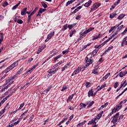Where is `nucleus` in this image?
Wrapping results in <instances>:
<instances>
[{"instance_id":"obj_1","label":"nucleus","mask_w":127,"mask_h":127,"mask_svg":"<svg viewBox=\"0 0 127 127\" xmlns=\"http://www.w3.org/2000/svg\"><path fill=\"white\" fill-rule=\"evenodd\" d=\"M85 64L86 67H89L91 64H93V62H94L93 59H91V57H90V55H87L85 59Z\"/></svg>"},{"instance_id":"obj_2","label":"nucleus","mask_w":127,"mask_h":127,"mask_svg":"<svg viewBox=\"0 0 127 127\" xmlns=\"http://www.w3.org/2000/svg\"><path fill=\"white\" fill-rule=\"evenodd\" d=\"M17 76L16 74L14 75L12 77H8V78H6V83L7 84V86L11 85V84L13 83V80L15 79H17Z\"/></svg>"},{"instance_id":"obj_3","label":"nucleus","mask_w":127,"mask_h":127,"mask_svg":"<svg viewBox=\"0 0 127 127\" xmlns=\"http://www.w3.org/2000/svg\"><path fill=\"white\" fill-rule=\"evenodd\" d=\"M120 116V112H118L115 115H114L113 117L111 118V123L113 124H116L117 122L118 123L120 122L121 121V117H120L119 119V117Z\"/></svg>"},{"instance_id":"obj_4","label":"nucleus","mask_w":127,"mask_h":127,"mask_svg":"<svg viewBox=\"0 0 127 127\" xmlns=\"http://www.w3.org/2000/svg\"><path fill=\"white\" fill-rule=\"evenodd\" d=\"M101 5V3L95 2L91 7L90 12H93L94 10H96L98 7H99Z\"/></svg>"},{"instance_id":"obj_5","label":"nucleus","mask_w":127,"mask_h":127,"mask_svg":"<svg viewBox=\"0 0 127 127\" xmlns=\"http://www.w3.org/2000/svg\"><path fill=\"white\" fill-rule=\"evenodd\" d=\"M124 104V101H121L119 104L116 105L115 107H114V110L115 111V112H119V111H120V110H121V109H122V107H123V104Z\"/></svg>"},{"instance_id":"obj_6","label":"nucleus","mask_w":127,"mask_h":127,"mask_svg":"<svg viewBox=\"0 0 127 127\" xmlns=\"http://www.w3.org/2000/svg\"><path fill=\"white\" fill-rule=\"evenodd\" d=\"M12 67H11V65H9V66H8L6 69H5L3 71V73H5V74H7V73H8V72H9V71H11V70H12Z\"/></svg>"},{"instance_id":"obj_7","label":"nucleus","mask_w":127,"mask_h":127,"mask_svg":"<svg viewBox=\"0 0 127 127\" xmlns=\"http://www.w3.org/2000/svg\"><path fill=\"white\" fill-rule=\"evenodd\" d=\"M44 11H46V9H43L42 8H40L38 12V14L37 15V16H41V13H42L43 12H44Z\"/></svg>"},{"instance_id":"obj_8","label":"nucleus","mask_w":127,"mask_h":127,"mask_svg":"<svg viewBox=\"0 0 127 127\" xmlns=\"http://www.w3.org/2000/svg\"><path fill=\"white\" fill-rule=\"evenodd\" d=\"M75 95H76V93L72 94L71 95H70L66 100L67 103H69V102H71V101H72V99H73Z\"/></svg>"},{"instance_id":"obj_9","label":"nucleus","mask_w":127,"mask_h":127,"mask_svg":"<svg viewBox=\"0 0 127 127\" xmlns=\"http://www.w3.org/2000/svg\"><path fill=\"white\" fill-rule=\"evenodd\" d=\"M52 89V86L49 85L46 90H45L43 92L44 94H47L48 92H49Z\"/></svg>"},{"instance_id":"obj_10","label":"nucleus","mask_w":127,"mask_h":127,"mask_svg":"<svg viewBox=\"0 0 127 127\" xmlns=\"http://www.w3.org/2000/svg\"><path fill=\"white\" fill-rule=\"evenodd\" d=\"M10 65L12 67V68L14 69V68H15V67H16L17 66H18V61H17L14 62Z\"/></svg>"},{"instance_id":"obj_11","label":"nucleus","mask_w":127,"mask_h":127,"mask_svg":"<svg viewBox=\"0 0 127 127\" xmlns=\"http://www.w3.org/2000/svg\"><path fill=\"white\" fill-rule=\"evenodd\" d=\"M92 2H93V1L91 0H89L88 2L84 4V6H85V7H89V6L91 5Z\"/></svg>"},{"instance_id":"obj_12","label":"nucleus","mask_w":127,"mask_h":127,"mask_svg":"<svg viewBox=\"0 0 127 127\" xmlns=\"http://www.w3.org/2000/svg\"><path fill=\"white\" fill-rule=\"evenodd\" d=\"M110 75H111V73L109 72L107 74H106L105 76H104L101 80V82H103V81L105 80H107V79H108V78L109 77V76H110Z\"/></svg>"},{"instance_id":"obj_13","label":"nucleus","mask_w":127,"mask_h":127,"mask_svg":"<svg viewBox=\"0 0 127 127\" xmlns=\"http://www.w3.org/2000/svg\"><path fill=\"white\" fill-rule=\"evenodd\" d=\"M127 40L126 38H124L122 42L121 43L122 47H124L125 45H127Z\"/></svg>"},{"instance_id":"obj_14","label":"nucleus","mask_w":127,"mask_h":127,"mask_svg":"<svg viewBox=\"0 0 127 127\" xmlns=\"http://www.w3.org/2000/svg\"><path fill=\"white\" fill-rule=\"evenodd\" d=\"M27 11V7L24 8L21 12V15H25V14H26Z\"/></svg>"},{"instance_id":"obj_15","label":"nucleus","mask_w":127,"mask_h":127,"mask_svg":"<svg viewBox=\"0 0 127 127\" xmlns=\"http://www.w3.org/2000/svg\"><path fill=\"white\" fill-rule=\"evenodd\" d=\"M62 56H63V55L62 54H61L59 55L58 56H57V57H55L54 58V62H56V61H57V60H58V59H59L60 58H61V57H62Z\"/></svg>"},{"instance_id":"obj_16","label":"nucleus","mask_w":127,"mask_h":127,"mask_svg":"<svg viewBox=\"0 0 127 127\" xmlns=\"http://www.w3.org/2000/svg\"><path fill=\"white\" fill-rule=\"evenodd\" d=\"M55 33V32L54 31L51 32L49 35H48L47 37L49 38V39H51V38L54 36Z\"/></svg>"},{"instance_id":"obj_17","label":"nucleus","mask_w":127,"mask_h":127,"mask_svg":"<svg viewBox=\"0 0 127 127\" xmlns=\"http://www.w3.org/2000/svg\"><path fill=\"white\" fill-rule=\"evenodd\" d=\"M127 80L124 79V81L121 82L120 86H121L122 88H123V87L124 88H125V87H126V86H127Z\"/></svg>"},{"instance_id":"obj_18","label":"nucleus","mask_w":127,"mask_h":127,"mask_svg":"<svg viewBox=\"0 0 127 127\" xmlns=\"http://www.w3.org/2000/svg\"><path fill=\"white\" fill-rule=\"evenodd\" d=\"M94 91H93V89H91L89 90L88 92V98H90V97H93V93Z\"/></svg>"},{"instance_id":"obj_19","label":"nucleus","mask_w":127,"mask_h":127,"mask_svg":"<svg viewBox=\"0 0 127 127\" xmlns=\"http://www.w3.org/2000/svg\"><path fill=\"white\" fill-rule=\"evenodd\" d=\"M76 25H77V23H73L72 24H69L67 26V27H68V28L69 30H71V29H72V28H73V27H74V26H76Z\"/></svg>"},{"instance_id":"obj_20","label":"nucleus","mask_w":127,"mask_h":127,"mask_svg":"<svg viewBox=\"0 0 127 127\" xmlns=\"http://www.w3.org/2000/svg\"><path fill=\"white\" fill-rule=\"evenodd\" d=\"M44 50V47H40L38 49V51L36 52L37 54H39L40 52H42V51Z\"/></svg>"},{"instance_id":"obj_21","label":"nucleus","mask_w":127,"mask_h":127,"mask_svg":"<svg viewBox=\"0 0 127 127\" xmlns=\"http://www.w3.org/2000/svg\"><path fill=\"white\" fill-rule=\"evenodd\" d=\"M126 16V14H121L118 17V19L119 20H122L124 17Z\"/></svg>"},{"instance_id":"obj_22","label":"nucleus","mask_w":127,"mask_h":127,"mask_svg":"<svg viewBox=\"0 0 127 127\" xmlns=\"http://www.w3.org/2000/svg\"><path fill=\"white\" fill-rule=\"evenodd\" d=\"M80 37L81 38H83L84 37L86 36L87 35V33L86 32V31H84L83 33H80ZM84 36V37H83Z\"/></svg>"},{"instance_id":"obj_23","label":"nucleus","mask_w":127,"mask_h":127,"mask_svg":"<svg viewBox=\"0 0 127 127\" xmlns=\"http://www.w3.org/2000/svg\"><path fill=\"white\" fill-rule=\"evenodd\" d=\"M3 41V33H0V44H1V42Z\"/></svg>"},{"instance_id":"obj_24","label":"nucleus","mask_w":127,"mask_h":127,"mask_svg":"<svg viewBox=\"0 0 127 127\" xmlns=\"http://www.w3.org/2000/svg\"><path fill=\"white\" fill-rule=\"evenodd\" d=\"M101 36H103V35H101V34H99L97 36H93V38H92L93 41H94V40H96V39H98V38H100Z\"/></svg>"},{"instance_id":"obj_25","label":"nucleus","mask_w":127,"mask_h":127,"mask_svg":"<svg viewBox=\"0 0 127 127\" xmlns=\"http://www.w3.org/2000/svg\"><path fill=\"white\" fill-rule=\"evenodd\" d=\"M116 15H118V14L115 12H113L112 13L110 14V18L111 19H113L114 17H115Z\"/></svg>"},{"instance_id":"obj_26","label":"nucleus","mask_w":127,"mask_h":127,"mask_svg":"<svg viewBox=\"0 0 127 127\" xmlns=\"http://www.w3.org/2000/svg\"><path fill=\"white\" fill-rule=\"evenodd\" d=\"M75 33H76V30L75 29L71 30L70 32V33H69L70 37H72V36H73V35L75 34Z\"/></svg>"},{"instance_id":"obj_27","label":"nucleus","mask_w":127,"mask_h":127,"mask_svg":"<svg viewBox=\"0 0 127 127\" xmlns=\"http://www.w3.org/2000/svg\"><path fill=\"white\" fill-rule=\"evenodd\" d=\"M88 55H89L90 58H91L92 59H94V58H95V56H97V55H96L95 54H93L91 52L88 54Z\"/></svg>"},{"instance_id":"obj_28","label":"nucleus","mask_w":127,"mask_h":127,"mask_svg":"<svg viewBox=\"0 0 127 127\" xmlns=\"http://www.w3.org/2000/svg\"><path fill=\"white\" fill-rule=\"evenodd\" d=\"M41 3L42 6H43L44 8H46L47 7V4L44 2V1L41 2Z\"/></svg>"},{"instance_id":"obj_29","label":"nucleus","mask_w":127,"mask_h":127,"mask_svg":"<svg viewBox=\"0 0 127 127\" xmlns=\"http://www.w3.org/2000/svg\"><path fill=\"white\" fill-rule=\"evenodd\" d=\"M25 103L23 102V103L20 105V107L17 109V111H20L21 109H22L23 107H24Z\"/></svg>"},{"instance_id":"obj_30","label":"nucleus","mask_w":127,"mask_h":127,"mask_svg":"<svg viewBox=\"0 0 127 127\" xmlns=\"http://www.w3.org/2000/svg\"><path fill=\"white\" fill-rule=\"evenodd\" d=\"M85 86L86 88H90V87H91V82H86L85 83Z\"/></svg>"},{"instance_id":"obj_31","label":"nucleus","mask_w":127,"mask_h":127,"mask_svg":"<svg viewBox=\"0 0 127 127\" xmlns=\"http://www.w3.org/2000/svg\"><path fill=\"white\" fill-rule=\"evenodd\" d=\"M20 1H19L17 4L15 5L14 6H13V7L12 8V9H16L17 7L18 6V5H19V4H20Z\"/></svg>"},{"instance_id":"obj_32","label":"nucleus","mask_w":127,"mask_h":127,"mask_svg":"<svg viewBox=\"0 0 127 127\" xmlns=\"http://www.w3.org/2000/svg\"><path fill=\"white\" fill-rule=\"evenodd\" d=\"M7 100V98L6 97H5L4 98H3L0 102V104H1V105H2L3 104V103H4V102H5V101H6Z\"/></svg>"},{"instance_id":"obj_33","label":"nucleus","mask_w":127,"mask_h":127,"mask_svg":"<svg viewBox=\"0 0 127 127\" xmlns=\"http://www.w3.org/2000/svg\"><path fill=\"white\" fill-rule=\"evenodd\" d=\"M77 74H79V72L77 71L76 69H75L73 72L72 73L71 76H75V75H77Z\"/></svg>"},{"instance_id":"obj_34","label":"nucleus","mask_w":127,"mask_h":127,"mask_svg":"<svg viewBox=\"0 0 127 127\" xmlns=\"http://www.w3.org/2000/svg\"><path fill=\"white\" fill-rule=\"evenodd\" d=\"M39 63H37L36 64L34 65L33 66V68H31V70L32 71H33V70H34V69H35L36 68V67H37L39 65Z\"/></svg>"},{"instance_id":"obj_35","label":"nucleus","mask_w":127,"mask_h":127,"mask_svg":"<svg viewBox=\"0 0 127 127\" xmlns=\"http://www.w3.org/2000/svg\"><path fill=\"white\" fill-rule=\"evenodd\" d=\"M73 2L72 0H69L66 2L65 6H68V5H69V4H71V3H73Z\"/></svg>"},{"instance_id":"obj_36","label":"nucleus","mask_w":127,"mask_h":127,"mask_svg":"<svg viewBox=\"0 0 127 127\" xmlns=\"http://www.w3.org/2000/svg\"><path fill=\"white\" fill-rule=\"evenodd\" d=\"M67 87L66 85H64L63 86V88L61 89L62 92H63V91H65L67 89Z\"/></svg>"},{"instance_id":"obj_37","label":"nucleus","mask_w":127,"mask_h":127,"mask_svg":"<svg viewBox=\"0 0 127 127\" xmlns=\"http://www.w3.org/2000/svg\"><path fill=\"white\" fill-rule=\"evenodd\" d=\"M79 106L81 107V108H86V107H87V105L83 103H80Z\"/></svg>"},{"instance_id":"obj_38","label":"nucleus","mask_w":127,"mask_h":127,"mask_svg":"<svg viewBox=\"0 0 127 127\" xmlns=\"http://www.w3.org/2000/svg\"><path fill=\"white\" fill-rule=\"evenodd\" d=\"M95 104V101H93L89 103L88 106H87V108H91L92 107V105H94Z\"/></svg>"},{"instance_id":"obj_39","label":"nucleus","mask_w":127,"mask_h":127,"mask_svg":"<svg viewBox=\"0 0 127 127\" xmlns=\"http://www.w3.org/2000/svg\"><path fill=\"white\" fill-rule=\"evenodd\" d=\"M63 55H65V54H68L69 53V51L68 50H65L62 52Z\"/></svg>"},{"instance_id":"obj_40","label":"nucleus","mask_w":127,"mask_h":127,"mask_svg":"<svg viewBox=\"0 0 127 127\" xmlns=\"http://www.w3.org/2000/svg\"><path fill=\"white\" fill-rule=\"evenodd\" d=\"M2 6H3V7H5V6H6L7 5H8V3L7 2V1H5L3 4H2Z\"/></svg>"},{"instance_id":"obj_41","label":"nucleus","mask_w":127,"mask_h":127,"mask_svg":"<svg viewBox=\"0 0 127 127\" xmlns=\"http://www.w3.org/2000/svg\"><path fill=\"white\" fill-rule=\"evenodd\" d=\"M17 22L19 24H22V23H23V21H22V20H21L20 19H19L17 20Z\"/></svg>"},{"instance_id":"obj_42","label":"nucleus","mask_w":127,"mask_h":127,"mask_svg":"<svg viewBox=\"0 0 127 127\" xmlns=\"http://www.w3.org/2000/svg\"><path fill=\"white\" fill-rule=\"evenodd\" d=\"M119 82H115L114 85L115 89H117V88L119 87Z\"/></svg>"},{"instance_id":"obj_43","label":"nucleus","mask_w":127,"mask_h":127,"mask_svg":"<svg viewBox=\"0 0 127 127\" xmlns=\"http://www.w3.org/2000/svg\"><path fill=\"white\" fill-rule=\"evenodd\" d=\"M31 15H28V19H27V23H29V22H30V20L31 19Z\"/></svg>"},{"instance_id":"obj_44","label":"nucleus","mask_w":127,"mask_h":127,"mask_svg":"<svg viewBox=\"0 0 127 127\" xmlns=\"http://www.w3.org/2000/svg\"><path fill=\"white\" fill-rule=\"evenodd\" d=\"M116 110H115V108L112 110V112H111L109 115V117H111L112 115L114 114V113H117V112H115Z\"/></svg>"},{"instance_id":"obj_45","label":"nucleus","mask_w":127,"mask_h":127,"mask_svg":"<svg viewBox=\"0 0 127 127\" xmlns=\"http://www.w3.org/2000/svg\"><path fill=\"white\" fill-rule=\"evenodd\" d=\"M119 74L121 78H123V77H124V76H125V74H124V72H123V71L120 72L119 73Z\"/></svg>"},{"instance_id":"obj_46","label":"nucleus","mask_w":127,"mask_h":127,"mask_svg":"<svg viewBox=\"0 0 127 127\" xmlns=\"http://www.w3.org/2000/svg\"><path fill=\"white\" fill-rule=\"evenodd\" d=\"M98 51H99V50H97V49H95L94 50H93L91 53L93 54H95L97 55V53H98Z\"/></svg>"},{"instance_id":"obj_47","label":"nucleus","mask_w":127,"mask_h":127,"mask_svg":"<svg viewBox=\"0 0 127 127\" xmlns=\"http://www.w3.org/2000/svg\"><path fill=\"white\" fill-rule=\"evenodd\" d=\"M108 105H109V102H106L105 104H104V105L101 106V108L104 109V108L107 107Z\"/></svg>"},{"instance_id":"obj_48","label":"nucleus","mask_w":127,"mask_h":127,"mask_svg":"<svg viewBox=\"0 0 127 127\" xmlns=\"http://www.w3.org/2000/svg\"><path fill=\"white\" fill-rule=\"evenodd\" d=\"M63 29H64V30H66V29H67L68 28V24H65V25H64L63 26Z\"/></svg>"},{"instance_id":"obj_49","label":"nucleus","mask_w":127,"mask_h":127,"mask_svg":"<svg viewBox=\"0 0 127 127\" xmlns=\"http://www.w3.org/2000/svg\"><path fill=\"white\" fill-rule=\"evenodd\" d=\"M76 70H77V71L80 73V72H81V71H82V67L81 66H78Z\"/></svg>"},{"instance_id":"obj_50","label":"nucleus","mask_w":127,"mask_h":127,"mask_svg":"<svg viewBox=\"0 0 127 127\" xmlns=\"http://www.w3.org/2000/svg\"><path fill=\"white\" fill-rule=\"evenodd\" d=\"M52 68H50V69L48 71V73H49L48 75H50V76H52Z\"/></svg>"},{"instance_id":"obj_51","label":"nucleus","mask_w":127,"mask_h":127,"mask_svg":"<svg viewBox=\"0 0 127 127\" xmlns=\"http://www.w3.org/2000/svg\"><path fill=\"white\" fill-rule=\"evenodd\" d=\"M124 25H121L120 26L118 27V30H122L123 28H124Z\"/></svg>"},{"instance_id":"obj_52","label":"nucleus","mask_w":127,"mask_h":127,"mask_svg":"<svg viewBox=\"0 0 127 127\" xmlns=\"http://www.w3.org/2000/svg\"><path fill=\"white\" fill-rule=\"evenodd\" d=\"M7 84V86L6 87H4V88L2 89L1 90V92H3V91H5V90H6L8 88V87H9L10 85H7V84Z\"/></svg>"},{"instance_id":"obj_53","label":"nucleus","mask_w":127,"mask_h":127,"mask_svg":"<svg viewBox=\"0 0 127 127\" xmlns=\"http://www.w3.org/2000/svg\"><path fill=\"white\" fill-rule=\"evenodd\" d=\"M34 118V115H31V116L30 118L29 123H30L31 122H32V120H33Z\"/></svg>"},{"instance_id":"obj_54","label":"nucleus","mask_w":127,"mask_h":127,"mask_svg":"<svg viewBox=\"0 0 127 127\" xmlns=\"http://www.w3.org/2000/svg\"><path fill=\"white\" fill-rule=\"evenodd\" d=\"M5 108L1 110V111L0 112V114L1 115H3V114H4V112H5Z\"/></svg>"},{"instance_id":"obj_55","label":"nucleus","mask_w":127,"mask_h":127,"mask_svg":"<svg viewBox=\"0 0 127 127\" xmlns=\"http://www.w3.org/2000/svg\"><path fill=\"white\" fill-rule=\"evenodd\" d=\"M103 61V58H101L99 60V62H97V64H101V63H102V62Z\"/></svg>"},{"instance_id":"obj_56","label":"nucleus","mask_w":127,"mask_h":127,"mask_svg":"<svg viewBox=\"0 0 127 127\" xmlns=\"http://www.w3.org/2000/svg\"><path fill=\"white\" fill-rule=\"evenodd\" d=\"M106 86H107V84H106V83H104V84H102L101 86L100 87V89H104V88H105V87H106Z\"/></svg>"},{"instance_id":"obj_57","label":"nucleus","mask_w":127,"mask_h":127,"mask_svg":"<svg viewBox=\"0 0 127 127\" xmlns=\"http://www.w3.org/2000/svg\"><path fill=\"white\" fill-rule=\"evenodd\" d=\"M121 2V0H118L117 1H116L115 3L114 4H115V5H118V4L119 3H120V2Z\"/></svg>"},{"instance_id":"obj_58","label":"nucleus","mask_w":127,"mask_h":127,"mask_svg":"<svg viewBox=\"0 0 127 127\" xmlns=\"http://www.w3.org/2000/svg\"><path fill=\"white\" fill-rule=\"evenodd\" d=\"M92 74H98V72L97 70L93 69L92 72Z\"/></svg>"},{"instance_id":"obj_59","label":"nucleus","mask_w":127,"mask_h":127,"mask_svg":"<svg viewBox=\"0 0 127 127\" xmlns=\"http://www.w3.org/2000/svg\"><path fill=\"white\" fill-rule=\"evenodd\" d=\"M68 120V118L66 117L65 118H64V119L62 121V123H65V122H66V121H67Z\"/></svg>"},{"instance_id":"obj_60","label":"nucleus","mask_w":127,"mask_h":127,"mask_svg":"<svg viewBox=\"0 0 127 127\" xmlns=\"http://www.w3.org/2000/svg\"><path fill=\"white\" fill-rule=\"evenodd\" d=\"M94 122V119H92L89 122V123L87 124V125H92Z\"/></svg>"},{"instance_id":"obj_61","label":"nucleus","mask_w":127,"mask_h":127,"mask_svg":"<svg viewBox=\"0 0 127 127\" xmlns=\"http://www.w3.org/2000/svg\"><path fill=\"white\" fill-rule=\"evenodd\" d=\"M67 67V65H64V67L62 68V72H63V71L65 70V69H66Z\"/></svg>"},{"instance_id":"obj_62","label":"nucleus","mask_w":127,"mask_h":127,"mask_svg":"<svg viewBox=\"0 0 127 127\" xmlns=\"http://www.w3.org/2000/svg\"><path fill=\"white\" fill-rule=\"evenodd\" d=\"M96 117L98 118V120H100L101 118H102V115L99 113L96 116Z\"/></svg>"},{"instance_id":"obj_63","label":"nucleus","mask_w":127,"mask_h":127,"mask_svg":"<svg viewBox=\"0 0 127 127\" xmlns=\"http://www.w3.org/2000/svg\"><path fill=\"white\" fill-rule=\"evenodd\" d=\"M80 18H81V15H76L75 17V19H76V20L80 19Z\"/></svg>"},{"instance_id":"obj_64","label":"nucleus","mask_w":127,"mask_h":127,"mask_svg":"<svg viewBox=\"0 0 127 127\" xmlns=\"http://www.w3.org/2000/svg\"><path fill=\"white\" fill-rule=\"evenodd\" d=\"M63 63H64V62L62 61H60V62H59L57 64H58V65L59 66V65H61V64H63Z\"/></svg>"}]
</instances>
